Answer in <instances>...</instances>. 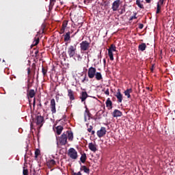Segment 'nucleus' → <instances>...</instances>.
<instances>
[{"label": "nucleus", "instance_id": "nucleus-1", "mask_svg": "<svg viewBox=\"0 0 175 175\" xmlns=\"http://www.w3.org/2000/svg\"><path fill=\"white\" fill-rule=\"evenodd\" d=\"M73 132L72 131H64L60 136H56V140L60 146H66L68 139L69 142H73Z\"/></svg>", "mask_w": 175, "mask_h": 175}, {"label": "nucleus", "instance_id": "nucleus-2", "mask_svg": "<svg viewBox=\"0 0 175 175\" xmlns=\"http://www.w3.org/2000/svg\"><path fill=\"white\" fill-rule=\"evenodd\" d=\"M117 47L116 45L111 44L110 47L108 49V55L111 61H114V56L113 55V51H117Z\"/></svg>", "mask_w": 175, "mask_h": 175}, {"label": "nucleus", "instance_id": "nucleus-3", "mask_svg": "<svg viewBox=\"0 0 175 175\" xmlns=\"http://www.w3.org/2000/svg\"><path fill=\"white\" fill-rule=\"evenodd\" d=\"M36 124L39 129L42 128L43 124H44V118L42 116H37L36 118Z\"/></svg>", "mask_w": 175, "mask_h": 175}, {"label": "nucleus", "instance_id": "nucleus-4", "mask_svg": "<svg viewBox=\"0 0 175 175\" xmlns=\"http://www.w3.org/2000/svg\"><path fill=\"white\" fill-rule=\"evenodd\" d=\"M68 155L71 159H77V151L73 148H70L68 150Z\"/></svg>", "mask_w": 175, "mask_h": 175}, {"label": "nucleus", "instance_id": "nucleus-5", "mask_svg": "<svg viewBox=\"0 0 175 175\" xmlns=\"http://www.w3.org/2000/svg\"><path fill=\"white\" fill-rule=\"evenodd\" d=\"M90 44V43L87 40L82 41L81 43H80L81 51H87L88 50H89Z\"/></svg>", "mask_w": 175, "mask_h": 175}, {"label": "nucleus", "instance_id": "nucleus-6", "mask_svg": "<svg viewBox=\"0 0 175 175\" xmlns=\"http://www.w3.org/2000/svg\"><path fill=\"white\" fill-rule=\"evenodd\" d=\"M76 45H70L68 49V54L70 58H73L76 54Z\"/></svg>", "mask_w": 175, "mask_h": 175}, {"label": "nucleus", "instance_id": "nucleus-7", "mask_svg": "<svg viewBox=\"0 0 175 175\" xmlns=\"http://www.w3.org/2000/svg\"><path fill=\"white\" fill-rule=\"evenodd\" d=\"M96 73V68L94 67L89 68L88 71V76L89 79H94V77H95Z\"/></svg>", "mask_w": 175, "mask_h": 175}, {"label": "nucleus", "instance_id": "nucleus-8", "mask_svg": "<svg viewBox=\"0 0 175 175\" xmlns=\"http://www.w3.org/2000/svg\"><path fill=\"white\" fill-rule=\"evenodd\" d=\"M165 2H166L165 0H159L157 5L156 14H159V13H161L162 6L165 5Z\"/></svg>", "mask_w": 175, "mask_h": 175}, {"label": "nucleus", "instance_id": "nucleus-9", "mask_svg": "<svg viewBox=\"0 0 175 175\" xmlns=\"http://www.w3.org/2000/svg\"><path fill=\"white\" fill-rule=\"evenodd\" d=\"M50 109L52 114L57 113V108L55 107V99L52 98L51 100Z\"/></svg>", "mask_w": 175, "mask_h": 175}, {"label": "nucleus", "instance_id": "nucleus-10", "mask_svg": "<svg viewBox=\"0 0 175 175\" xmlns=\"http://www.w3.org/2000/svg\"><path fill=\"white\" fill-rule=\"evenodd\" d=\"M106 132H107L106 131V128L102 126L100 128V129L97 131V132H96L98 137H100V138L103 137V136H105V135H106Z\"/></svg>", "mask_w": 175, "mask_h": 175}, {"label": "nucleus", "instance_id": "nucleus-11", "mask_svg": "<svg viewBox=\"0 0 175 175\" xmlns=\"http://www.w3.org/2000/svg\"><path fill=\"white\" fill-rule=\"evenodd\" d=\"M121 3L120 0H116L112 3V10L113 12H117L118 10V8H120V4Z\"/></svg>", "mask_w": 175, "mask_h": 175}, {"label": "nucleus", "instance_id": "nucleus-12", "mask_svg": "<svg viewBox=\"0 0 175 175\" xmlns=\"http://www.w3.org/2000/svg\"><path fill=\"white\" fill-rule=\"evenodd\" d=\"M115 96H116V98H117L118 102L119 103H122L123 96H122V94H121V90H120V89L118 90V92L115 94Z\"/></svg>", "mask_w": 175, "mask_h": 175}, {"label": "nucleus", "instance_id": "nucleus-13", "mask_svg": "<svg viewBox=\"0 0 175 175\" xmlns=\"http://www.w3.org/2000/svg\"><path fill=\"white\" fill-rule=\"evenodd\" d=\"M68 96L69 97L70 100H75V92H73L72 89L68 90Z\"/></svg>", "mask_w": 175, "mask_h": 175}, {"label": "nucleus", "instance_id": "nucleus-14", "mask_svg": "<svg viewBox=\"0 0 175 175\" xmlns=\"http://www.w3.org/2000/svg\"><path fill=\"white\" fill-rule=\"evenodd\" d=\"M107 107H108V110H111L113 109V102L110 100V98H108L105 102Z\"/></svg>", "mask_w": 175, "mask_h": 175}, {"label": "nucleus", "instance_id": "nucleus-15", "mask_svg": "<svg viewBox=\"0 0 175 175\" xmlns=\"http://www.w3.org/2000/svg\"><path fill=\"white\" fill-rule=\"evenodd\" d=\"M112 116L114 118L117 117H122V112L118 109H115L113 112L112 113Z\"/></svg>", "mask_w": 175, "mask_h": 175}, {"label": "nucleus", "instance_id": "nucleus-16", "mask_svg": "<svg viewBox=\"0 0 175 175\" xmlns=\"http://www.w3.org/2000/svg\"><path fill=\"white\" fill-rule=\"evenodd\" d=\"M89 150L92 151L93 152H96L98 149L96 148V144H94L93 143H89L88 144Z\"/></svg>", "mask_w": 175, "mask_h": 175}, {"label": "nucleus", "instance_id": "nucleus-17", "mask_svg": "<svg viewBox=\"0 0 175 175\" xmlns=\"http://www.w3.org/2000/svg\"><path fill=\"white\" fill-rule=\"evenodd\" d=\"M87 98H88V94H87V92H82L80 96L81 102H85Z\"/></svg>", "mask_w": 175, "mask_h": 175}, {"label": "nucleus", "instance_id": "nucleus-18", "mask_svg": "<svg viewBox=\"0 0 175 175\" xmlns=\"http://www.w3.org/2000/svg\"><path fill=\"white\" fill-rule=\"evenodd\" d=\"M87 117H88V120H90V118L92 117V114H91V113L90 112L88 108H86V110L85 111V115H84L85 121H87Z\"/></svg>", "mask_w": 175, "mask_h": 175}, {"label": "nucleus", "instance_id": "nucleus-19", "mask_svg": "<svg viewBox=\"0 0 175 175\" xmlns=\"http://www.w3.org/2000/svg\"><path fill=\"white\" fill-rule=\"evenodd\" d=\"M146 49H147V45L144 42H142L141 44L138 46L139 51H144Z\"/></svg>", "mask_w": 175, "mask_h": 175}, {"label": "nucleus", "instance_id": "nucleus-20", "mask_svg": "<svg viewBox=\"0 0 175 175\" xmlns=\"http://www.w3.org/2000/svg\"><path fill=\"white\" fill-rule=\"evenodd\" d=\"M63 36L64 38V42H69L70 40V31L66 33Z\"/></svg>", "mask_w": 175, "mask_h": 175}, {"label": "nucleus", "instance_id": "nucleus-21", "mask_svg": "<svg viewBox=\"0 0 175 175\" xmlns=\"http://www.w3.org/2000/svg\"><path fill=\"white\" fill-rule=\"evenodd\" d=\"M94 77L98 81H100V80H102L103 79V77H102V73L99 72H96Z\"/></svg>", "mask_w": 175, "mask_h": 175}, {"label": "nucleus", "instance_id": "nucleus-22", "mask_svg": "<svg viewBox=\"0 0 175 175\" xmlns=\"http://www.w3.org/2000/svg\"><path fill=\"white\" fill-rule=\"evenodd\" d=\"M132 88L127 89L124 91V94L125 96H127L128 98H131V94H132Z\"/></svg>", "mask_w": 175, "mask_h": 175}, {"label": "nucleus", "instance_id": "nucleus-23", "mask_svg": "<svg viewBox=\"0 0 175 175\" xmlns=\"http://www.w3.org/2000/svg\"><path fill=\"white\" fill-rule=\"evenodd\" d=\"M62 131H64V127L62 126H57L56 127V133L59 135L62 133Z\"/></svg>", "mask_w": 175, "mask_h": 175}, {"label": "nucleus", "instance_id": "nucleus-24", "mask_svg": "<svg viewBox=\"0 0 175 175\" xmlns=\"http://www.w3.org/2000/svg\"><path fill=\"white\" fill-rule=\"evenodd\" d=\"M56 162L54 159H51L46 163L48 167H53L55 165Z\"/></svg>", "mask_w": 175, "mask_h": 175}, {"label": "nucleus", "instance_id": "nucleus-25", "mask_svg": "<svg viewBox=\"0 0 175 175\" xmlns=\"http://www.w3.org/2000/svg\"><path fill=\"white\" fill-rule=\"evenodd\" d=\"M80 161L82 163H85V161H87V154L85 153L81 154Z\"/></svg>", "mask_w": 175, "mask_h": 175}, {"label": "nucleus", "instance_id": "nucleus-26", "mask_svg": "<svg viewBox=\"0 0 175 175\" xmlns=\"http://www.w3.org/2000/svg\"><path fill=\"white\" fill-rule=\"evenodd\" d=\"M35 90H30L29 91V92L27 93V96L29 97V98H33V96H35Z\"/></svg>", "mask_w": 175, "mask_h": 175}, {"label": "nucleus", "instance_id": "nucleus-27", "mask_svg": "<svg viewBox=\"0 0 175 175\" xmlns=\"http://www.w3.org/2000/svg\"><path fill=\"white\" fill-rule=\"evenodd\" d=\"M39 38H35L34 41L33 42V44H31V47H33L35 46H38L39 44Z\"/></svg>", "mask_w": 175, "mask_h": 175}, {"label": "nucleus", "instance_id": "nucleus-28", "mask_svg": "<svg viewBox=\"0 0 175 175\" xmlns=\"http://www.w3.org/2000/svg\"><path fill=\"white\" fill-rule=\"evenodd\" d=\"M81 170L84 171V173H87L88 174L90 173V168L87 167L85 165L81 166Z\"/></svg>", "mask_w": 175, "mask_h": 175}, {"label": "nucleus", "instance_id": "nucleus-29", "mask_svg": "<svg viewBox=\"0 0 175 175\" xmlns=\"http://www.w3.org/2000/svg\"><path fill=\"white\" fill-rule=\"evenodd\" d=\"M92 129H94V127L90 125L88 128V132H89V133H91V135H95V131H93Z\"/></svg>", "mask_w": 175, "mask_h": 175}, {"label": "nucleus", "instance_id": "nucleus-30", "mask_svg": "<svg viewBox=\"0 0 175 175\" xmlns=\"http://www.w3.org/2000/svg\"><path fill=\"white\" fill-rule=\"evenodd\" d=\"M42 73L44 77H46V75H47V68L46 67L42 66Z\"/></svg>", "mask_w": 175, "mask_h": 175}, {"label": "nucleus", "instance_id": "nucleus-31", "mask_svg": "<svg viewBox=\"0 0 175 175\" xmlns=\"http://www.w3.org/2000/svg\"><path fill=\"white\" fill-rule=\"evenodd\" d=\"M136 5H137L140 9H144V6L140 3V0H136Z\"/></svg>", "mask_w": 175, "mask_h": 175}, {"label": "nucleus", "instance_id": "nucleus-32", "mask_svg": "<svg viewBox=\"0 0 175 175\" xmlns=\"http://www.w3.org/2000/svg\"><path fill=\"white\" fill-rule=\"evenodd\" d=\"M66 27H68V21H64L62 25V28L63 29H66Z\"/></svg>", "mask_w": 175, "mask_h": 175}, {"label": "nucleus", "instance_id": "nucleus-33", "mask_svg": "<svg viewBox=\"0 0 175 175\" xmlns=\"http://www.w3.org/2000/svg\"><path fill=\"white\" fill-rule=\"evenodd\" d=\"M39 155H40V150L36 149L35 150V158H38V157H39Z\"/></svg>", "mask_w": 175, "mask_h": 175}, {"label": "nucleus", "instance_id": "nucleus-34", "mask_svg": "<svg viewBox=\"0 0 175 175\" xmlns=\"http://www.w3.org/2000/svg\"><path fill=\"white\" fill-rule=\"evenodd\" d=\"M55 0H50L49 8H53V6H54V5L55 4Z\"/></svg>", "mask_w": 175, "mask_h": 175}, {"label": "nucleus", "instance_id": "nucleus-35", "mask_svg": "<svg viewBox=\"0 0 175 175\" xmlns=\"http://www.w3.org/2000/svg\"><path fill=\"white\" fill-rule=\"evenodd\" d=\"M23 175H28V169H25V167H23Z\"/></svg>", "mask_w": 175, "mask_h": 175}, {"label": "nucleus", "instance_id": "nucleus-36", "mask_svg": "<svg viewBox=\"0 0 175 175\" xmlns=\"http://www.w3.org/2000/svg\"><path fill=\"white\" fill-rule=\"evenodd\" d=\"M124 13H125V8H124V7H123V8L121 9L120 14H124Z\"/></svg>", "mask_w": 175, "mask_h": 175}, {"label": "nucleus", "instance_id": "nucleus-37", "mask_svg": "<svg viewBox=\"0 0 175 175\" xmlns=\"http://www.w3.org/2000/svg\"><path fill=\"white\" fill-rule=\"evenodd\" d=\"M85 81H88V78H87V75H85V77L82 80V83H84Z\"/></svg>", "mask_w": 175, "mask_h": 175}, {"label": "nucleus", "instance_id": "nucleus-38", "mask_svg": "<svg viewBox=\"0 0 175 175\" xmlns=\"http://www.w3.org/2000/svg\"><path fill=\"white\" fill-rule=\"evenodd\" d=\"M105 94L108 96L110 95V92L109 91V88L106 90V91L105 92Z\"/></svg>", "mask_w": 175, "mask_h": 175}, {"label": "nucleus", "instance_id": "nucleus-39", "mask_svg": "<svg viewBox=\"0 0 175 175\" xmlns=\"http://www.w3.org/2000/svg\"><path fill=\"white\" fill-rule=\"evenodd\" d=\"M64 32H65V29L62 28V29H60L59 33H60V35H62V33H64Z\"/></svg>", "mask_w": 175, "mask_h": 175}, {"label": "nucleus", "instance_id": "nucleus-40", "mask_svg": "<svg viewBox=\"0 0 175 175\" xmlns=\"http://www.w3.org/2000/svg\"><path fill=\"white\" fill-rule=\"evenodd\" d=\"M144 27V25H143V24H142V23H140V24L139 25V29H143Z\"/></svg>", "mask_w": 175, "mask_h": 175}, {"label": "nucleus", "instance_id": "nucleus-41", "mask_svg": "<svg viewBox=\"0 0 175 175\" xmlns=\"http://www.w3.org/2000/svg\"><path fill=\"white\" fill-rule=\"evenodd\" d=\"M136 18H137V17H136V15H135V16H133L130 18V21H132V20H134V19H136Z\"/></svg>", "mask_w": 175, "mask_h": 175}, {"label": "nucleus", "instance_id": "nucleus-42", "mask_svg": "<svg viewBox=\"0 0 175 175\" xmlns=\"http://www.w3.org/2000/svg\"><path fill=\"white\" fill-rule=\"evenodd\" d=\"M154 64H152V66H151V68H150V72H154Z\"/></svg>", "mask_w": 175, "mask_h": 175}, {"label": "nucleus", "instance_id": "nucleus-43", "mask_svg": "<svg viewBox=\"0 0 175 175\" xmlns=\"http://www.w3.org/2000/svg\"><path fill=\"white\" fill-rule=\"evenodd\" d=\"M31 73V69L29 68H27V74L29 75Z\"/></svg>", "mask_w": 175, "mask_h": 175}, {"label": "nucleus", "instance_id": "nucleus-44", "mask_svg": "<svg viewBox=\"0 0 175 175\" xmlns=\"http://www.w3.org/2000/svg\"><path fill=\"white\" fill-rule=\"evenodd\" d=\"M38 106H40V107H42V103L40 101H39V103L38 105Z\"/></svg>", "mask_w": 175, "mask_h": 175}, {"label": "nucleus", "instance_id": "nucleus-45", "mask_svg": "<svg viewBox=\"0 0 175 175\" xmlns=\"http://www.w3.org/2000/svg\"><path fill=\"white\" fill-rule=\"evenodd\" d=\"M74 175H81V172L74 173Z\"/></svg>", "mask_w": 175, "mask_h": 175}, {"label": "nucleus", "instance_id": "nucleus-46", "mask_svg": "<svg viewBox=\"0 0 175 175\" xmlns=\"http://www.w3.org/2000/svg\"><path fill=\"white\" fill-rule=\"evenodd\" d=\"M35 103H36V98H33V106L35 107Z\"/></svg>", "mask_w": 175, "mask_h": 175}, {"label": "nucleus", "instance_id": "nucleus-47", "mask_svg": "<svg viewBox=\"0 0 175 175\" xmlns=\"http://www.w3.org/2000/svg\"><path fill=\"white\" fill-rule=\"evenodd\" d=\"M91 0H84V3H85V2H87L88 3H90V1Z\"/></svg>", "mask_w": 175, "mask_h": 175}, {"label": "nucleus", "instance_id": "nucleus-48", "mask_svg": "<svg viewBox=\"0 0 175 175\" xmlns=\"http://www.w3.org/2000/svg\"><path fill=\"white\" fill-rule=\"evenodd\" d=\"M146 3H150L151 2V0H146Z\"/></svg>", "mask_w": 175, "mask_h": 175}, {"label": "nucleus", "instance_id": "nucleus-49", "mask_svg": "<svg viewBox=\"0 0 175 175\" xmlns=\"http://www.w3.org/2000/svg\"><path fill=\"white\" fill-rule=\"evenodd\" d=\"M35 54H36V55H38V54H39V51H36Z\"/></svg>", "mask_w": 175, "mask_h": 175}, {"label": "nucleus", "instance_id": "nucleus-50", "mask_svg": "<svg viewBox=\"0 0 175 175\" xmlns=\"http://www.w3.org/2000/svg\"><path fill=\"white\" fill-rule=\"evenodd\" d=\"M103 64L104 65H106V59H103Z\"/></svg>", "mask_w": 175, "mask_h": 175}, {"label": "nucleus", "instance_id": "nucleus-51", "mask_svg": "<svg viewBox=\"0 0 175 175\" xmlns=\"http://www.w3.org/2000/svg\"><path fill=\"white\" fill-rule=\"evenodd\" d=\"M33 124L31 123V128H33Z\"/></svg>", "mask_w": 175, "mask_h": 175}, {"label": "nucleus", "instance_id": "nucleus-52", "mask_svg": "<svg viewBox=\"0 0 175 175\" xmlns=\"http://www.w3.org/2000/svg\"><path fill=\"white\" fill-rule=\"evenodd\" d=\"M44 105H47V103H44Z\"/></svg>", "mask_w": 175, "mask_h": 175}, {"label": "nucleus", "instance_id": "nucleus-53", "mask_svg": "<svg viewBox=\"0 0 175 175\" xmlns=\"http://www.w3.org/2000/svg\"><path fill=\"white\" fill-rule=\"evenodd\" d=\"M28 81V83H29V79H28V81Z\"/></svg>", "mask_w": 175, "mask_h": 175}, {"label": "nucleus", "instance_id": "nucleus-54", "mask_svg": "<svg viewBox=\"0 0 175 175\" xmlns=\"http://www.w3.org/2000/svg\"><path fill=\"white\" fill-rule=\"evenodd\" d=\"M28 88H29V85H28Z\"/></svg>", "mask_w": 175, "mask_h": 175}]
</instances>
